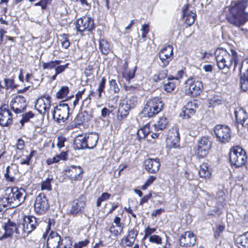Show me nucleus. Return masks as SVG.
<instances>
[{"label": "nucleus", "mask_w": 248, "mask_h": 248, "mask_svg": "<svg viewBox=\"0 0 248 248\" xmlns=\"http://www.w3.org/2000/svg\"><path fill=\"white\" fill-rule=\"evenodd\" d=\"M248 6V0H237L232 3L229 9L227 20L230 24L239 27L248 21V12L246 9Z\"/></svg>", "instance_id": "f257e3e1"}, {"label": "nucleus", "mask_w": 248, "mask_h": 248, "mask_svg": "<svg viewBox=\"0 0 248 248\" xmlns=\"http://www.w3.org/2000/svg\"><path fill=\"white\" fill-rule=\"evenodd\" d=\"M217 64L219 69L228 70L233 63V70L235 71L238 63L237 52L233 49L229 51L223 48H218L215 51Z\"/></svg>", "instance_id": "f03ea898"}, {"label": "nucleus", "mask_w": 248, "mask_h": 248, "mask_svg": "<svg viewBox=\"0 0 248 248\" xmlns=\"http://www.w3.org/2000/svg\"><path fill=\"white\" fill-rule=\"evenodd\" d=\"M99 139L98 135L96 133H89L82 135L78 136L74 142V148L76 150L93 149L96 146Z\"/></svg>", "instance_id": "7ed1b4c3"}, {"label": "nucleus", "mask_w": 248, "mask_h": 248, "mask_svg": "<svg viewBox=\"0 0 248 248\" xmlns=\"http://www.w3.org/2000/svg\"><path fill=\"white\" fill-rule=\"evenodd\" d=\"M163 106L164 104L160 98L153 97L147 101L141 113L145 117H153L162 109Z\"/></svg>", "instance_id": "20e7f679"}, {"label": "nucleus", "mask_w": 248, "mask_h": 248, "mask_svg": "<svg viewBox=\"0 0 248 248\" xmlns=\"http://www.w3.org/2000/svg\"><path fill=\"white\" fill-rule=\"evenodd\" d=\"M4 198L9 203H13V206H17L22 203L25 200L24 191L19 190L17 187H8L5 190Z\"/></svg>", "instance_id": "39448f33"}, {"label": "nucleus", "mask_w": 248, "mask_h": 248, "mask_svg": "<svg viewBox=\"0 0 248 248\" xmlns=\"http://www.w3.org/2000/svg\"><path fill=\"white\" fill-rule=\"evenodd\" d=\"M229 159L232 165L235 167H241L247 161L246 153L239 146L233 147L230 150Z\"/></svg>", "instance_id": "423d86ee"}, {"label": "nucleus", "mask_w": 248, "mask_h": 248, "mask_svg": "<svg viewBox=\"0 0 248 248\" xmlns=\"http://www.w3.org/2000/svg\"><path fill=\"white\" fill-rule=\"evenodd\" d=\"M212 142L207 137H202L197 141L194 148L195 155L199 158H204L208 154Z\"/></svg>", "instance_id": "0eeeda50"}, {"label": "nucleus", "mask_w": 248, "mask_h": 248, "mask_svg": "<svg viewBox=\"0 0 248 248\" xmlns=\"http://www.w3.org/2000/svg\"><path fill=\"white\" fill-rule=\"evenodd\" d=\"M69 107L67 104L63 103L55 107L53 111V117L58 123H64L68 119Z\"/></svg>", "instance_id": "6e6552de"}, {"label": "nucleus", "mask_w": 248, "mask_h": 248, "mask_svg": "<svg viewBox=\"0 0 248 248\" xmlns=\"http://www.w3.org/2000/svg\"><path fill=\"white\" fill-rule=\"evenodd\" d=\"M186 85L185 92L187 95L197 96L202 92V84L200 81L189 78L186 81Z\"/></svg>", "instance_id": "1a4fd4ad"}, {"label": "nucleus", "mask_w": 248, "mask_h": 248, "mask_svg": "<svg viewBox=\"0 0 248 248\" xmlns=\"http://www.w3.org/2000/svg\"><path fill=\"white\" fill-rule=\"evenodd\" d=\"M39 224V219L34 216H25L22 224L21 229L24 235H28L36 228Z\"/></svg>", "instance_id": "9d476101"}, {"label": "nucleus", "mask_w": 248, "mask_h": 248, "mask_svg": "<svg viewBox=\"0 0 248 248\" xmlns=\"http://www.w3.org/2000/svg\"><path fill=\"white\" fill-rule=\"evenodd\" d=\"M214 131L217 139L219 142L224 143L230 140L231 130L228 126L218 124L215 126Z\"/></svg>", "instance_id": "9b49d317"}, {"label": "nucleus", "mask_w": 248, "mask_h": 248, "mask_svg": "<svg viewBox=\"0 0 248 248\" xmlns=\"http://www.w3.org/2000/svg\"><path fill=\"white\" fill-rule=\"evenodd\" d=\"M34 210L39 215L45 214L49 207L48 200L44 193H40L36 198Z\"/></svg>", "instance_id": "f8f14e48"}, {"label": "nucleus", "mask_w": 248, "mask_h": 248, "mask_svg": "<svg viewBox=\"0 0 248 248\" xmlns=\"http://www.w3.org/2000/svg\"><path fill=\"white\" fill-rule=\"evenodd\" d=\"M64 173L72 181H80L82 178L83 170L79 166L71 165L66 167Z\"/></svg>", "instance_id": "ddd939ff"}, {"label": "nucleus", "mask_w": 248, "mask_h": 248, "mask_svg": "<svg viewBox=\"0 0 248 248\" xmlns=\"http://www.w3.org/2000/svg\"><path fill=\"white\" fill-rule=\"evenodd\" d=\"M76 28L80 32L86 30L90 31L94 28L93 20L89 16H83L77 20Z\"/></svg>", "instance_id": "4468645a"}, {"label": "nucleus", "mask_w": 248, "mask_h": 248, "mask_svg": "<svg viewBox=\"0 0 248 248\" xmlns=\"http://www.w3.org/2000/svg\"><path fill=\"white\" fill-rule=\"evenodd\" d=\"M51 106V97L49 95H45L39 98L35 103V107L41 113L45 114L47 113L48 116V111Z\"/></svg>", "instance_id": "2eb2a0df"}, {"label": "nucleus", "mask_w": 248, "mask_h": 248, "mask_svg": "<svg viewBox=\"0 0 248 248\" xmlns=\"http://www.w3.org/2000/svg\"><path fill=\"white\" fill-rule=\"evenodd\" d=\"M166 141L171 147L175 148L179 146L180 135L179 129L177 126H173L169 130Z\"/></svg>", "instance_id": "dca6fc26"}, {"label": "nucleus", "mask_w": 248, "mask_h": 248, "mask_svg": "<svg viewBox=\"0 0 248 248\" xmlns=\"http://www.w3.org/2000/svg\"><path fill=\"white\" fill-rule=\"evenodd\" d=\"M13 122L12 114L8 105L4 104L0 107V125L8 126Z\"/></svg>", "instance_id": "f3484780"}, {"label": "nucleus", "mask_w": 248, "mask_h": 248, "mask_svg": "<svg viewBox=\"0 0 248 248\" xmlns=\"http://www.w3.org/2000/svg\"><path fill=\"white\" fill-rule=\"evenodd\" d=\"M179 240L180 246L190 247L194 246L196 236L192 232L186 231L180 236Z\"/></svg>", "instance_id": "a211bd4d"}, {"label": "nucleus", "mask_w": 248, "mask_h": 248, "mask_svg": "<svg viewBox=\"0 0 248 248\" xmlns=\"http://www.w3.org/2000/svg\"><path fill=\"white\" fill-rule=\"evenodd\" d=\"M11 108L16 113H20L24 111L27 107L26 99L21 95L17 96L10 103Z\"/></svg>", "instance_id": "6ab92c4d"}, {"label": "nucleus", "mask_w": 248, "mask_h": 248, "mask_svg": "<svg viewBox=\"0 0 248 248\" xmlns=\"http://www.w3.org/2000/svg\"><path fill=\"white\" fill-rule=\"evenodd\" d=\"M234 114L237 126L240 125L242 127H248V114L243 108L239 107L235 108Z\"/></svg>", "instance_id": "aec40b11"}, {"label": "nucleus", "mask_w": 248, "mask_h": 248, "mask_svg": "<svg viewBox=\"0 0 248 248\" xmlns=\"http://www.w3.org/2000/svg\"><path fill=\"white\" fill-rule=\"evenodd\" d=\"M173 55V47L172 46L168 45L162 48L159 53V57L161 61V66L166 67L169 63L171 60Z\"/></svg>", "instance_id": "412c9836"}, {"label": "nucleus", "mask_w": 248, "mask_h": 248, "mask_svg": "<svg viewBox=\"0 0 248 248\" xmlns=\"http://www.w3.org/2000/svg\"><path fill=\"white\" fill-rule=\"evenodd\" d=\"M85 205V199L84 197L81 196L75 199L71 204L70 210L71 214L74 216L79 215L84 211Z\"/></svg>", "instance_id": "4be33fe9"}, {"label": "nucleus", "mask_w": 248, "mask_h": 248, "mask_svg": "<svg viewBox=\"0 0 248 248\" xmlns=\"http://www.w3.org/2000/svg\"><path fill=\"white\" fill-rule=\"evenodd\" d=\"M145 170L149 173H155L157 172L160 166L158 158H148L144 162Z\"/></svg>", "instance_id": "5701e85b"}, {"label": "nucleus", "mask_w": 248, "mask_h": 248, "mask_svg": "<svg viewBox=\"0 0 248 248\" xmlns=\"http://www.w3.org/2000/svg\"><path fill=\"white\" fill-rule=\"evenodd\" d=\"M62 240L56 232L51 231L47 239V246L49 248H60Z\"/></svg>", "instance_id": "b1692460"}, {"label": "nucleus", "mask_w": 248, "mask_h": 248, "mask_svg": "<svg viewBox=\"0 0 248 248\" xmlns=\"http://www.w3.org/2000/svg\"><path fill=\"white\" fill-rule=\"evenodd\" d=\"M19 173L18 166L15 164H11L6 168V172L4 173V177L6 181L13 182L15 177Z\"/></svg>", "instance_id": "393cba45"}, {"label": "nucleus", "mask_w": 248, "mask_h": 248, "mask_svg": "<svg viewBox=\"0 0 248 248\" xmlns=\"http://www.w3.org/2000/svg\"><path fill=\"white\" fill-rule=\"evenodd\" d=\"M196 100L193 101H189L186 105L184 107V109L181 113V116H183L184 118L187 119L190 118L191 115L194 114L195 110L194 108L198 107Z\"/></svg>", "instance_id": "a878e982"}, {"label": "nucleus", "mask_w": 248, "mask_h": 248, "mask_svg": "<svg viewBox=\"0 0 248 248\" xmlns=\"http://www.w3.org/2000/svg\"><path fill=\"white\" fill-rule=\"evenodd\" d=\"M183 16L185 23L188 26L192 25L195 19L196 14L188 10L187 5H185L182 8Z\"/></svg>", "instance_id": "bb28decb"}, {"label": "nucleus", "mask_w": 248, "mask_h": 248, "mask_svg": "<svg viewBox=\"0 0 248 248\" xmlns=\"http://www.w3.org/2000/svg\"><path fill=\"white\" fill-rule=\"evenodd\" d=\"M20 228L21 229V224L17 226L15 223L9 220L4 226L5 234L7 236H10L13 234L14 232L17 234H20Z\"/></svg>", "instance_id": "cd10ccee"}, {"label": "nucleus", "mask_w": 248, "mask_h": 248, "mask_svg": "<svg viewBox=\"0 0 248 248\" xmlns=\"http://www.w3.org/2000/svg\"><path fill=\"white\" fill-rule=\"evenodd\" d=\"M130 108V106L128 104H121L118 108L117 113L118 119L121 121L126 118L129 114Z\"/></svg>", "instance_id": "c85d7f7f"}, {"label": "nucleus", "mask_w": 248, "mask_h": 248, "mask_svg": "<svg viewBox=\"0 0 248 248\" xmlns=\"http://www.w3.org/2000/svg\"><path fill=\"white\" fill-rule=\"evenodd\" d=\"M169 120L168 118L165 116H162L159 117L154 124L155 129L156 131H162L167 128Z\"/></svg>", "instance_id": "c756f323"}, {"label": "nucleus", "mask_w": 248, "mask_h": 248, "mask_svg": "<svg viewBox=\"0 0 248 248\" xmlns=\"http://www.w3.org/2000/svg\"><path fill=\"white\" fill-rule=\"evenodd\" d=\"M235 242L239 248H248V232L238 236Z\"/></svg>", "instance_id": "7c9ffc66"}, {"label": "nucleus", "mask_w": 248, "mask_h": 248, "mask_svg": "<svg viewBox=\"0 0 248 248\" xmlns=\"http://www.w3.org/2000/svg\"><path fill=\"white\" fill-rule=\"evenodd\" d=\"M99 49L102 54L107 55L111 51V47L110 43L108 41L104 39H100Z\"/></svg>", "instance_id": "2f4dec72"}, {"label": "nucleus", "mask_w": 248, "mask_h": 248, "mask_svg": "<svg viewBox=\"0 0 248 248\" xmlns=\"http://www.w3.org/2000/svg\"><path fill=\"white\" fill-rule=\"evenodd\" d=\"M199 174L201 178L207 179L210 178L211 172L208 169L207 164L202 163L201 166L199 170Z\"/></svg>", "instance_id": "473e14b6"}, {"label": "nucleus", "mask_w": 248, "mask_h": 248, "mask_svg": "<svg viewBox=\"0 0 248 248\" xmlns=\"http://www.w3.org/2000/svg\"><path fill=\"white\" fill-rule=\"evenodd\" d=\"M149 126V124H147L137 131V136L139 140L145 138L150 133Z\"/></svg>", "instance_id": "72a5a7b5"}, {"label": "nucleus", "mask_w": 248, "mask_h": 248, "mask_svg": "<svg viewBox=\"0 0 248 248\" xmlns=\"http://www.w3.org/2000/svg\"><path fill=\"white\" fill-rule=\"evenodd\" d=\"M168 70L166 69H163L160 70L158 74H155L153 77V80L155 82L159 81L164 79L167 76Z\"/></svg>", "instance_id": "f704fd0d"}, {"label": "nucleus", "mask_w": 248, "mask_h": 248, "mask_svg": "<svg viewBox=\"0 0 248 248\" xmlns=\"http://www.w3.org/2000/svg\"><path fill=\"white\" fill-rule=\"evenodd\" d=\"M240 86L241 89L246 92L248 91V76L246 75H244L243 76L240 77L239 79Z\"/></svg>", "instance_id": "c9c22d12"}, {"label": "nucleus", "mask_w": 248, "mask_h": 248, "mask_svg": "<svg viewBox=\"0 0 248 248\" xmlns=\"http://www.w3.org/2000/svg\"><path fill=\"white\" fill-rule=\"evenodd\" d=\"M61 62L62 61L60 60H55L47 62H44L43 64V67L44 69H55L57 67V65H59L61 63Z\"/></svg>", "instance_id": "e433bc0d"}, {"label": "nucleus", "mask_w": 248, "mask_h": 248, "mask_svg": "<svg viewBox=\"0 0 248 248\" xmlns=\"http://www.w3.org/2000/svg\"><path fill=\"white\" fill-rule=\"evenodd\" d=\"M69 88L67 86H63L57 93L56 97L58 99H63L69 93Z\"/></svg>", "instance_id": "4c0bfd02"}, {"label": "nucleus", "mask_w": 248, "mask_h": 248, "mask_svg": "<svg viewBox=\"0 0 248 248\" xmlns=\"http://www.w3.org/2000/svg\"><path fill=\"white\" fill-rule=\"evenodd\" d=\"M34 114L31 112L29 111L22 114V118L20 121V124L22 127L25 123L29 122L31 118L34 117Z\"/></svg>", "instance_id": "58836bf2"}, {"label": "nucleus", "mask_w": 248, "mask_h": 248, "mask_svg": "<svg viewBox=\"0 0 248 248\" xmlns=\"http://www.w3.org/2000/svg\"><path fill=\"white\" fill-rule=\"evenodd\" d=\"M111 196V195L108 192L102 193L101 196L98 198L96 201V206L99 207L101 206V203L103 202L108 200Z\"/></svg>", "instance_id": "ea45409f"}, {"label": "nucleus", "mask_w": 248, "mask_h": 248, "mask_svg": "<svg viewBox=\"0 0 248 248\" xmlns=\"http://www.w3.org/2000/svg\"><path fill=\"white\" fill-rule=\"evenodd\" d=\"M52 178H48L45 181L41 183V189L42 190H48L51 189V182Z\"/></svg>", "instance_id": "a19ab883"}, {"label": "nucleus", "mask_w": 248, "mask_h": 248, "mask_svg": "<svg viewBox=\"0 0 248 248\" xmlns=\"http://www.w3.org/2000/svg\"><path fill=\"white\" fill-rule=\"evenodd\" d=\"M135 76V71H128L125 69L123 73V77L124 78L126 81H129L131 79L134 78Z\"/></svg>", "instance_id": "79ce46f5"}, {"label": "nucleus", "mask_w": 248, "mask_h": 248, "mask_svg": "<svg viewBox=\"0 0 248 248\" xmlns=\"http://www.w3.org/2000/svg\"><path fill=\"white\" fill-rule=\"evenodd\" d=\"M149 241L151 243H155L157 245H161L162 243L161 237L156 234L150 236Z\"/></svg>", "instance_id": "37998d69"}, {"label": "nucleus", "mask_w": 248, "mask_h": 248, "mask_svg": "<svg viewBox=\"0 0 248 248\" xmlns=\"http://www.w3.org/2000/svg\"><path fill=\"white\" fill-rule=\"evenodd\" d=\"M238 70L241 72L242 70L245 71L244 75L248 76V59H246L241 63L238 66Z\"/></svg>", "instance_id": "c03bdc74"}, {"label": "nucleus", "mask_w": 248, "mask_h": 248, "mask_svg": "<svg viewBox=\"0 0 248 248\" xmlns=\"http://www.w3.org/2000/svg\"><path fill=\"white\" fill-rule=\"evenodd\" d=\"M5 88L6 89H14L16 88V86L15 84L14 79L4 78V79Z\"/></svg>", "instance_id": "a18cd8bd"}, {"label": "nucleus", "mask_w": 248, "mask_h": 248, "mask_svg": "<svg viewBox=\"0 0 248 248\" xmlns=\"http://www.w3.org/2000/svg\"><path fill=\"white\" fill-rule=\"evenodd\" d=\"M176 87L175 84L172 81H169L164 84V90L168 93H170Z\"/></svg>", "instance_id": "49530a36"}, {"label": "nucleus", "mask_w": 248, "mask_h": 248, "mask_svg": "<svg viewBox=\"0 0 248 248\" xmlns=\"http://www.w3.org/2000/svg\"><path fill=\"white\" fill-rule=\"evenodd\" d=\"M221 104V100L219 99L218 98L214 97L213 98L210 99L209 100L208 102V107H214L215 106H218L219 104Z\"/></svg>", "instance_id": "de8ad7c7"}, {"label": "nucleus", "mask_w": 248, "mask_h": 248, "mask_svg": "<svg viewBox=\"0 0 248 248\" xmlns=\"http://www.w3.org/2000/svg\"><path fill=\"white\" fill-rule=\"evenodd\" d=\"M123 230V227L118 228V229H116L115 227L112 225L109 228V232L113 234L114 236H117L120 235Z\"/></svg>", "instance_id": "09e8293b"}, {"label": "nucleus", "mask_w": 248, "mask_h": 248, "mask_svg": "<svg viewBox=\"0 0 248 248\" xmlns=\"http://www.w3.org/2000/svg\"><path fill=\"white\" fill-rule=\"evenodd\" d=\"M63 41H62V46L65 49H67L69 47L70 45V42L67 38V35L63 33L62 35Z\"/></svg>", "instance_id": "8fccbe9b"}, {"label": "nucleus", "mask_w": 248, "mask_h": 248, "mask_svg": "<svg viewBox=\"0 0 248 248\" xmlns=\"http://www.w3.org/2000/svg\"><path fill=\"white\" fill-rule=\"evenodd\" d=\"M36 154V151H35V150L31 151V152L30 153V155L26 157V159L22 160V161L21 162V164H22V165L26 164V165H29L30 164V162L31 158Z\"/></svg>", "instance_id": "3c124183"}, {"label": "nucleus", "mask_w": 248, "mask_h": 248, "mask_svg": "<svg viewBox=\"0 0 248 248\" xmlns=\"http://www.w3.org/2000/svg\"><path fill=\"white\" fill-rule=\"evenodd\" d=\"M110 88L115 93H117L119 91V88L115 79H111L109 81Z\"/></svg>", "instance_id": "603ef678"}, {"label": "nucleus", "mask_w": 248, "mask_h": 248, "mask_svg": "<svg viewBox=\"0 0 248 248\" xmlns=\"http://www.w3.org/2000/svg\"><path fill=\"white\" fill-rule=\"evenodd\" d=\"M134 241L133 240L132 241L131 240H130L129 239H128V236H125L124 237L122 240V242L123 243L124 242V244L123 245V247H130L134 243Z\"/></svg>", "instance_id": "864d4df0"}, {"label": "nucleus", "mask_w": 248, "mask_h": 248, "mask_svg": "<svg viewBox=\"0 0 248 248\" xmlns=\"http://www.w3.org/2000/svg\"><path fill=\"white\" fill-rule=\"evenodd\" d=\"M48 225L46 229V233H44L42 236V238H43L44 240L46 239V237H47V233L49 232V231L50 230V226L53 224L54 225V220L53 219H49L47 222Z\"/></svg>", "instance_id": "5fc2aeb1"}, {"label": "nucleus", "mask_w": 248, "mask_h": 248, "mask_svg": "<svg viewBox=\"0 0 248 248\" xmlns=\"http://www.w3.org/2000/svg\"><path fill=\"white\" fill-rule=\"evenodd\" d=\"M106 82V78L105 77H103L101 79L98 88L97 89L98 92H104V89L105 88Z\"/></svg>", "instance_id": "6e6d98bb"}, {"label": "nucleus", "mask_w": 248, "mask_h": 248, "mask_svg": "<svg viewBox=\"0 0 248 248\" xmlns=\"http://www.w3.org/2000/svg\"><path fill=\"white\" fill-rule=\"evenodd\" d=\"M57 146L59 148H61L64 146V142L66 141V139L63 137H58L57 138Z\"/></svg>", "instance_id": "4d7b16f0"}, {"label": "nucleus", "mask_w": 248, "mask_h": 248, "mask_svg": "<svg viewBox=\"0 0 248 248\" xmlns=\"http://www.w3.org/2000/svg\"><path fill=\"white\" fill-rule=\"evenodd\" d=\"M224 229L225 226L224 225H218L214 233L215 237L217 238L218 237H219L220 235V233H221L224 230Z\"/></svg>", "instance_id": "13d9d810"}, {"label": "nucleus", "mask_w": 248, "mask_h": 248, "mask_svg": "<svg viewBox=\"0 0 248 248\" xmlns=\"http://www.w3.org/2000/svg\"><path fill=\"white\" fill-rule=\"evenodd\" d=\"M68 64L66 63L63 65H57V67L55 69V72L56 73V75H59L62 72H63L65 69L68 67Z\"/></svg>", "instance_id": "bf43d9fd"}, {"label": "nucleus", "mask_w": 248, "mask_h": 248, "mask_svg": "<svg viewBox=\"0 0 248 248\" xmlns=\"http://www.w3.org/2000/svg\"><path fill=\"white\" fill-rule=\"evenodd\" d=\"M75 123L78 124H80L84 121V116L82 113H78L75 119Z\"/></svg>", "instance_id": "052dcab7"}, {"label": "nucleus", "mask_w": 248, "mask_h": 248, "mask_svg": "<svg viewBox=\"0 0 248 248\" xmlns=\"http://www.w3.org/2000/svg\"><path fill=\"white\" fill-rule=\"evenodd\" d=\"M138 234V231L134 230V229H132L128 231V234L127 236H128V237H130L131 239H133V240L134 241H135Z\"/></svg>", "instance_id": "680f3d73"}, {"label": "nucleus", "mask_w": 248, "mask_h": 248, "mask_svg": "<svg viewBox=\"0 0 248 248\" xmlns=\"http://www.w3.org/2000/svg\"><path fill=\"white\" fill-rule=\"evenodd\" d=\"M47 4V0H40L37 3H36L34 5L35 6H41V8L43 10H45L46 8V5Z\"/></svg>", "instance_id": "e2e57ef3"}, {"label": "nucleus", "mask_w": 248, "mask_h": 248, "mask_svg": "<svg viewBox=\"0 0 248 248\" xmlns=\"http://www.w3.org/2000/svg\"><path fill=\"white\" fill-rule=\"evenodd\" d=\"M152 194L149 193L144 196L141 199L140 202V205H142L144 203L147 202L151 198Z\"/></svg>", "instance_id": "0e129e2a"}, {"label": "nucleus", "mask_w": 248, "mask_h": 248, "mask_svg": "<svg viewBox=\"0 0 248 248\" xmlns=\"http://www.w3.org/2000/svg\"><path fill=\"white\" fill-rule=\"evenodd\" d=\"M17 148L18 150H22L24 147V141L21 139H19L17 140V142L16 143Z\"/></svg>", "instance_id": "69168bd1"}, {"label": "nucleus", "mask_w": 248, "mask_h": 248, "mask_svg": "<svg viewBox=\"0 0 248 248\" xmlns=\"http://www.w3.org/2000/svg\"><path fill=\"white\" fill-rule=\"evenodd\" d=\"M156 231L155 228H151L149 227H147L144 231L145 232H146V235H152L151 234L154 233Z\"/></svg>", "instance_id": "338daca9"}, {"label": "nucleus", "mask_w": 248, "mask_h": 248, "mask_svg": "<svg viewBox=\"0 0 248 248\" xmlns=\"http://www.w3.org/2000/svg\"><path fill=\"white\" fill-rule=\"evenodd\" d=\"M110 111L106 108H104L101 110V116L105 118L106 116L109 115Z\"/></svg>", "instance_id": "774afa93"}]
</instances>
